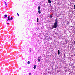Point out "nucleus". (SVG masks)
<instances>
[{
  "instance_id": "nucleus-1",
  "label": "nucleus",
  "mask_w": 75,
  "mask_h": 75,
  "mask_svg": "<svg viewBox=\"0 0 75 75\" xmlns=\"http://www.w3.org/2000/svg\"><path fill=\"white\" fill-rule=\"evenodd\" d=\"M58 19L57 18H56L55 20V22L54 23L53 25H52V29H53V28H56L57 27V26L58 25Z\"/></svg>"
},
{
  "instance_id": "nucleus-2",
  "label": "nucleus",
  "mask_w": 75,
  "mask_h": 75,
  "mask_svg": "<svg viewBox=\"0 0 75 75\" xmlns=\"http://www.w3.org/2000/svg\"><path fill=\"white\" fill-rule=\"evenodd\" d=\"M8 19L9 21H10L11 20H13V17H11V18H10V16H8Z\"/></svg>"
},
{
  "instance_id": "nucleus-3",
  "label": "nucleus",
  "mask_w": 75,
  "mask_h": 75,
  "mask_svg": "<svg viewBox=\"0 0 75 75\" xmlns=\"http://www.w3.org/2000/svg\"><path fill=\"white\" fill-rule=\"evenodd\" d=\"M41 56H39L38 57V62H40V61H41Z\"/></svg>"
},
{
  "instance_id": "nucleus-4",
  "label": "nucleus",
  "mask_w": 75,
  "mask_h": 75,
  "mask_svg": "<svg viewBox=\"0 0 75 75\" xmlns=\"http://www.w3.org/2000/svg\"><path fill=\"white\" fill-rule=\"evenodd\" d=\"M48 3H51V0H48Z\"/></svg>"
},
{
  "instance_id": "nucleus-5",
  "label": "nucleus",
  "mask_w": 75,
  "mask_h": 75,
  "mask_svg": "<svg viewBox=\"0 0 75 75\" xmlns=\"http://www.w3.org/2000/svg\"><path fill=\"white\" fill-rule=\"evenodd\" d=\"M40 8H41V7H40V6H39L38 7V10H40Z\"/></svg>"
},
{
  "instance_id": "nucleus-6",
  "label": "nucleus",
  "mask_w": 75,
  "mask_h": 75,
  "mask_svg": "<svg viewBox=\"0 0 75 75\" xmlns=\"http://www.w3.org/2000/svg\"><path fill=\"white\" fill-rule=\"evenodd\" d=\"M52 15H50V18H52Z\"/></svg>"
},
{
  "instance_id": "nucleus-7",
  "label": "nucleus",
  "mask_w": 75,
  "mask_h": 75,
  "mask_svg": "<svg viewBox=\"0 0 75 75\" xmlns=\"http://www.w3.org/2000/svg\"><path fill=\"white\" fill-rule=\"evenodd\" d=\"M60 52V51H59V50H58V55H59V54H60V52Z\"/></svg>"
},
{
  "instance_id": "nucleus-8",
  "label": "nucleus",
  "mask_w": 75,
  "mask_h": 75,
  "mask_svg": "<svg viewBox=\"0 0 75 75\" xmlns=\"http://www.w3.org/2000/svg\"><path fill=\"white\" fill-rule=\"evenodd\" d=\"M33 68L34 69H35V68H36V65H35L34 67H33Z\"/></svg>"
},
{
  "instance_id": "nucleus-9",
  "label": "nucleus",
  "mask_w": 75,
  "mask_h": 75,
  "mask_svg": "<svg viewBox=\"0 0 75 75\" xmlns=\"http://www.w3.org/2000/svg\"><path fill=\"white\" fill-rule=\"evenodd\" d=\"M5 3V4L6 5V7H7V3H6V2L5 1L4 2Z\"/></svg>"
},
{
  "instance_id": "nucleus-10",
  "label": "nucleus",
  "mask_w": 75,
  "mask_h": 75,
  "mask_svg": "<svg viewBox=\"0 0 75 75\" xmlns=\"http://www.w3.org/2000/svg\"><path fill=\"white\" fill-rule=\"evenodd\" d=\"M38 12L39 14H40V13H41V11H40V10H39L38 11Z\"/></svg>"
},
{
  "instance_id": "nucleus-11",
  "label": "nucleus",
  "mask_w": 75,
  "mask_h": 75,
  "mask_svg": "<svg viewBox=\"0 0 75 75\" xmlns=\"http://www.w3.org/2000/svg\"><path fill=\"white\" fill-rule=\"evenodd\" d=\"M4 17H5L6 18H7V15L6 14L5 15Z\"/></svg>"
},
{
  "instance_id": "nucleus-12",
  "label": "nucleus",
  "mask_w": 75,
  "mask_h": 75,
  "mask_svg": "<svg viewBox=\"0 0 75 75\" xmlns=\"http://www.w3.org/2000/svg\"><path fill=\"white\" fill-rule=\"evenodd\" d=\"M37 22L38 23V18H37Z\"/></svg>"
},
{
  "instance_id": "nucleus-13",
  "label": "nucleus",
  "mask_w": 75,
  "mask_h": 75,
  "mask_svg": "<svg viewBox=\"0 0 75 75\" xmlns=\"http://www.w3.org/2000/svg\"><path fill=\"white\" fill-rule=\"evenodd\" d=\"M30 61H28V65H29V64H30Z\"/></svg>"
},
{
  "instance_id": "nucleus-14",
  "label": "nucleus",
  "mask_w": 75,
  "mask_h": 75,
  "mask_svg": "<svg viewBox=\"0 0 75 75\" xmlns=\"http://www.w3.org/2000/svg\"><path fill=\"white\" fill-rule=\"evenodd\" d=\"M17 15L18 17H20V15H19V14L18 13H17Z\"/></svg>"
},
{
  "instance_id": "nucleus-15",
  "label": "nucleus",
  "mask_w": 75,
  "mask_h": 75,
  "mask_svg": "<svg viewBox=\"0 0 75 75\" xmlns=\"http://www.w3.org/2000/svg\"><path fill=\"white\" fill-rule=\"evenodd\" d=\"M74 45H75V41H74Z\"/></svg>"
},
{
  "instance_id": "nucleus-16",
  "label": "nucleus",
  "mask_w": 75,
  "mask_h": 75,
  "mask_svg": "<svg viewBox=\"0 0 75 75\" xmlns=\"http://www.w3.org/2000/svg\"><path fill=\"white\" fill-rule=\"evenodd\" d=\"M7 24H9V23H6Z\"/></svg>"
},
{
  "instance_id": "nucleus-17",
  "label": "nucleus",
  "mask_w": 75,
  "mask_h": 75,
  "mask_svg": "<svg viewBox=\"0 0 75 75\" xmlns=\"http://www.w3.org/2000/svg\"><path fill=\"white\" fill-rule=\"evenodd\" d=\"M6 20L7 21H8V19H7Z\"/></svg>"
},
{
  "instance_id": "nucleus-18",
  "label": "nucleus",
  "mask_w": 75,
  "mask_h": 75,
  "mask_svg": "<svg viewBox=\"0 0 75 75\" xmlns=\"http://www.w3.org/2000/svg\"><path fill=\"white\" fill-rule=\"evenodd\" d=\"M29 75H31V73H29Z\"/></svg>"
},
{
  "instance_id": "nucleus-19",
  "label": "nucleus",
  "mask_w": 75,
  "mask_h": 75,
  "mask_svg": "<svg viewBox=\"0 0 75 75\" xmlns=\"http://www.w3.org/2000/svg\"><path fill=\"white\" fill-rule=\"evenodd\" d=\"M7 73H8V71Z\"/></svg>"
},
{
  "instance_id": "nucleus-20",
  "label": "nucleus",
  "mask_w": 75,
  "mask_h": 75,
  "mask_svg": "<svg viewBox=\"0 0 75 75\" xmlns=\"http://www.w3.org/2000/svg\"><path fill=\"white\" fill-rule=\"evenodd\" d=\"M8 74L6 73V74H7V75Z\"/></svg>"
},
{
  "instance_id": "nucleus-21",
  "label": "nucleus",
  "mask_w": 75,
  "mask_h": 75,
  "mask_svg": "<svg viewBox=\"0 0 75 75\" xmlns=\"http://www.w3.org/2000/svg\"><path fill=\"white\" fill-rule=\"evenodd\" d=\"M6 73H7V72H6Z\"/></svg>"
}]
</instances>
